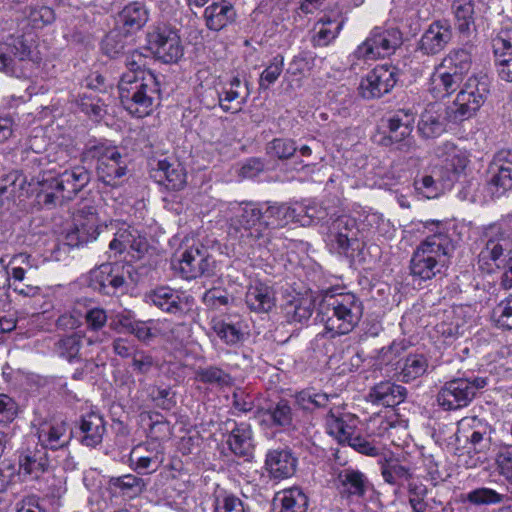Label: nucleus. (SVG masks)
Returning <instances> with one entry per match:
<instances>
[{
    "instance_id": "nucleus-1",
    "label": "nucleus",
    "mask_w": 512,
    "mask_h": 512,
    "mask_svg": "<svg viewBox=\"0 0 512 512\" xmlns=\"http://www.w3.org/2000/svg\"><path fill=\"white\" fill-rule=\"evenodd\" d=\"M490 92L486 75L471 76L458 92L453 103L443 108L429 103L420 115L417 130L425 139H434L446 131L448 122L460 124L473 117L484 104Z\"/></svg>"
},
{
    "instance_id": "nucleus-2",
    "label": "nucleus",
    "mask_w": 512,
    "mask_h": 512,
    "mask_svg": "<svg viewBox=\"0 0 512 512\" xmlns=\"http://www.w3.org/2000/svg\"><path fill=\"white\" fill-rule=\"evenodd\" d=\"M428 235L419 242L409 261L410 275L428 281L443 274L451 263L458 241L455 227L442 221H426Z\"/></svg>"
},
{
    "instance_id": "nucleus-3",
    "label": "nucleus",
    "mask_w": 512,
    "mask_h": 512,
    "mask_svg": "<svg viewBox=\"0 0 512 512\" xmlns=\"http://www.w3.org/2000/svg\"><path fill=\"white\" fill-rule=\"evenodd\" d=\"M480 243L478 269L487 274L503 269L500 285L506 290L512 288V236L500 225L492 224L484 229Z\"/></svg>"
},
{
    "instance_id": "nucleus-4",
    "label": "nucleus",
    "mask_w": 512,
    "mask_h": 512,
    "mask_svg": "<svg viewBox=\"0 0 512 512\" xmlns=\"http://www.w3.org/2000/svg\"><path fill=\"white\" fill-rule=\"evenodd\" d=\"M320 313L326 331L335 337L348 334L357 326L363 315V305L355 294L336 293L331 288L324 292Z\"/></svg>"
},
{
    "instance_id": "nucleus-5",
    "label": "nucleus",
    "mask_w": 512,
    "mask_h": 512,
    "mask_svg": "<svg viewBox=\"0 0 512 512\" xmlns=\"http://www.w3.org/2000/svg\"><path fill=\"white\" fill-rule=\"evenodd\" d=\"M118 91L122 106L137 118L150 115L161 104L160 82L154 73L143 74L140 78L123 74Z\"/></svg>"
},
{
    "instance_id": "nucleus-6",
    "label": "nucleus",
    "mask_w": 512,
    "mask_h": 512,
    "mask_svg": "<svg viewBox=\"0 0 512 512\" xmlns=\"http://www.w3.org/2000/svg\"><path fill=\"white\" fill-rule=\"evenodd\" d=\"M488 384L486 377H460L451 379L440 388L436 396L438 405L446 411L468 406L478 391Z\"/></svg>"
},
{
    "instance_id": "nucleus-7",
    "label": "nucleus",
    "mask_w": 512,
    "mask_h": 512,
    "mask_svg": "<svg viewBox=\"0 0 512 512\" xmlns=\"http://www.w3.org/2000/svg\"><path fill=\"white\" fill-rule=\"evenodd\" d=\"M130 268L129 265L117 262L101 264L88 273V286L103 295H115L127 287Z\"/></svg>"
},
{
    "instance_id": "nucleus-8",
    "label": "nucleus",
    "mask_w": 512,
    "mask_h": 512,
    "mask_svg": "<svg viewBox=\"0 0 512 512\" xmlns=\"http://www.w3.org/2000/svg\"><path fill=\"white\" fill-rule=\"evenodd\" d=\"M359 229L355 218L341 215L336 218L330 228L328 241L331 249L341 256L353 258L355 251L363 248L359 240Z\"/></svg>"
},
{
    "instance_id": "nucleus-9",
    "label": "nucleus",
    "mask_w": 512,
    "mask_h": 512,
    "mask_svg": "<svg viewBox=\"0 0 512 512\" xmlns=\"http://www.w3.org/2000/svg\"><path fill=\"white\" fill-rule=\"evenodd\" d=\"M63 185L58 171L55 169L41 171L29 183V186L32 187V191L35 193L37 203L46 209L62 206L65 202L69 201Z\"/></svg>"
},
{
    "instance_id": "nucleus-10",
    "label": "nucleus",
    "mask_w": 512,
    "mask_h": 512,
    "mask_svg": "<svg viewBox=\"0 0 512 512\" xmlns=\"http://www.w3.org/2000/svg\"><path fill=\"white\" fill-rule=\"evenodd\" d=\"M384 136L379 143L383 146H394L402 152H409L413 146L414 115L409 110H398L386 120Z\"/></svg>"
},
{
    "instance_id": "nucleus-11",
    "label": "nucleus",
    "mask_w": 512,
    "mask_h": 512,
    "mask_svg": "<svg viewBox=\"0 0 512 512\" xmlns=\"http://www.w3.org/2000/svg\"><path fill=\"white\" fill-rule=\"evenodd\" d=\"M333 485L345 499H360L372 489L368 476L354 466L341 465L333 468Z\"/></svg>"
},
{
    "instance_id": "nucleus-12",
    "label": "nucleus",
    "mask_w": 512,
    "mask_h": 512,
    "mask_svg": "<svg viewBox=\"0 0 512 512\" xmlns=\"http://www.w3.org/2000/svg\"><path fill=\"white\" fill-rule=\"evenodd\" d=\"M35 48L34 34H9L0 45V71L16 75L15 61L8 56V53L22 61L31 59Z\"/></svg>"
},
{
    "instance_id": "nucleus-13",
    "label": "nucleus",
    "mask_w": 512,
    "mask_h": 512,
    "mask_svg": "<svg viewBox=\"0 0 512 512\" xmlns=\"http://www.w3.org/2000/svg\"><path fill=\"white\" fill-rule=\"evenodd\" d=\"M178 270L184 279L191 280L198 277H211L215 275L216 261L209 254L208 249L190 247L186 249L178 261Z\"/></svg>"
},
{
    "instance_id": "nucleus-14",
    "label": "nucleus",
    "mask_w": 512,
    "mask_h": 512,
    "mask_svg": "<svg viewBox=\"0 0 512 512\" xmlns=\"http://www.w3.org/2000/svg\"><path fill=\"white\" fill-rule=\"evenodd\" d=\"M399 70L389 64L376 66L359 85V92L365 99L380 98L389 93L398 81Z\"/></svg>"
},
{
    "instance_id": "nucleus-15",
    "label": "nucleus",
    "mask_w": 512,
    "mask_h": 512,
    "mask_svg": "<svg viewBox=\"0 0 512 512\" xmlns=\"http://www.w3.org/2000/svg\"><path fill=\"white\" fill-rule=\"evenodd\" d=\"M146 301L161 311L177 317L186 315L192 308L194 299L168 286H159L146 294Z\"/></svg>"
},
{
    "instance_id": "nucleus-16",
    "label": "nucleus",
    "mask_w": 512,
    "mask_h": 512,
    "mask_svg": "<svg viewBox=\"0 0 512 512\" xmlns=\"http://www.w3.org/2000/svg\"><path fill=\"white\" fill-rule=\"evenodd\" d=\"M99 235V219L93 207H84L74 217L73 227L66 234V243L79 247L93 241Z\"/></svg>"
},
{
    "instance_id": "nucleus-17",
    "label": "nucleus",
    "mask_w": 512,
    "mask_h": 512,
    "mask_svg": "<svg viewBox=\"0 0 512 512\" xmlns=\"http://www.w3.org/2000/svg\"><path fill=\"white\" fill-rule=\"evenodd\" d=\"M489 173L488 186L493 196L500 197L512 190V150L496 152L490 162Z\"/></svg>"
},
{
    "instance_id": "nucleus-18",
    "label": "nucleus",
    "mask_w": 512,
    "mask_h": 512,
    "mask_svg": "<svg viewBox=\"0 0 512 512\" xmlns=\"http://www.w3.org/2000/svg\"><path fill=\"white\" fill-rule=\"evenodd\" d=\"M231 226L241 233V236L258 240L266 230L263 218V207L246 203L240 207V213L232 218Z\"/></svg>"
},
{
    "instance_id": "nucleus-19",
    "label": "nucleus",
    "mask_w": 512,
    "mask_h": 512,
    "mask_svg": "<svg viewBox=\"0 0 512 512\" xmlns=\"http://www.w3.org/2000/svg\"><path fill=\"white\" fill-rule=\"evenodd\" d=\"M104 417L96 411H89L81 415L75 430L71 431L79 442L90 448H94L102 443L106 432Z\"/></svg>"
},
{
    "instance_id": "nucleus-20",
    "label": "nucleus",
    "mask_w": 512,
    "mask_h": 512,
    "mask_svg": "<svg viewBox=\"0 0 512 512\" xmlns=\"http://www.w3.org/2000/svg\"><path fill=\"white\" fill-rule=\"evenodd\" d=\"M48 468L49 459L44 449H27L19 455L17 479L19 482L39 480Z\"/></svg>"
},
{
    "instance_id": "nucleus-21",
    "label": "nucleus",
    "mask_w": 512,
    "mask_h": 512,
    "mask_svg": "<svg viewBox=\"0 0 512 512\" xmlns=\"http://www.w3.org/2000/svg\"><path fill=\"white\" fill-rule=\"evenodd\" d=\"M298 460L288 448L269 450L266 454L265 468L273 479L282 480L293 476Z\"/></svg>"
},
{
    "instance_id": "nucleus-22",
    "label": "nucleus",
    "mask_w": 512,
    "mask_h": 512,
    "mask_svg": "<svg viewBox=\"0 0 512 512\" xmlns=\"http://www.w3.org/2000/svg\"><path fill=\"white\" fill-rule=\"evenodd\" d=\"M225 425L231 426L226 443L231 452L240 458L248 461L253 457L254 446L252 443V430L247 423H236L228 420Z\"/></svg>"
},
{
    "instance_id": "nucleus-23",
    "label": "nucleus",
    "mask_w": 512,
    "mask_h": 512,
    "mask_svg": "<svg viewBox=\"0 0 512 512\" xmlns=\"http://www.w3.org/2000/svg\"><path fill=\"white\" fill-rule=\"evenodd\" d=\"M151 177L172 191H179L186 184V173L181 164L167 159L156 162V167L151 169Z\"/></svg>"
},
{
    "instance_id": "nucleus-24",
    "label": "nucleus",
    "mask_w": 512,
    "mask_h": 512,
    "mask_svg": "<svg viewBox=\"0 0 512 512\" xmlns=\"http://www.w3.org/2000/svg\"><path fill=\"white\" fill-rule=\"evenodd\" d=\"M150 49L163 63H175L183 55L178 34H148Z\"/></svg>"
},
{
    "instance_id": "nucleus-25",
    "label": "nucleus",
    "mask_w": 512,
    "mask_h": 512,
    "mask_svg": "<svg viewBox=\"0 0 512 512\" xmlns=\"http://www.w3.org/2000/svg\"><path fill=\"white\" fill-rule=\"evenodd\" d=\"M383 480L397 489L405 483L412 482L413 470L411 467L402 464L398 457L390 454L378 460Z\"/></svg>"
},
{
    "instance_id": "nucleus-26",
    "label": "nucleus",
    "mask_w": 512,
    "mask_h": 512,
    "mask_svg": "<svg viewBox=\"0 0 512 512\" xmlns=\"http://www.w3.org/2000/svg\"><path fill=\"white\" fill-rule=\"evenodd\" d=\"M442 156L444 157L442 168L448 172L446 179H442V186H452L460 174L464 172L469 162L465 151L459 149L452 142H445L441 146Z\"/></svg>"
},
{
    "instance_id": "nucleus-27",
    "label": "nucleus",
    "mask_w": 512,
    "mask_h": 512,
    "mask_svg": "<svg viewBox=\"0 0 512 512\" xmlns=\"http://www.w3.org/2000/svg\"><path fill=\"white\" fill-rule=\"evenodd\" d=\"M262 207L266 229L283 227L290 222H300V217L304 210L301 205L292 207L284 203L265 204Z\"/></svg>"
},
{
    "instance_id": "nucleus-28",
    "label": "nucleus",
    "mask_w": 512,
    "mask_h": 512,
    "mask_svg": "<svg viewBox=\"0 0 512 512\" xmlns=\"http://www.w3.org/2000/svg\"><path fill=\"white\" fill-rule=\"evenodd\" d=\"M83 338L82 332L59 335L53 343L52 353L70 364L80 363L84 360L81 353Z\"/></svg>"
},
{
    "instance_id": "nucleus-29",
    "label": "nucleus",
    "mask_w": 512,
    "mask_h": 512,
    "mask_svg": "<svg viewBox=\"0 0 512 512\" xmlns=\"http://www.w3.org/2000/svg\"><path fill=\"white\" fill-rule=\"evenodd\" d=\"M127 172L126 160L120 152L110 154L109 158H106L105 161L96 166L98 179L105 185L112 187L118 186Z\"/></svg>"
},
{
    "instance_id": "nucleus-30",
    "label": "nucleus",
    "mask_w": 512,
    "mask_h": 512,
    "mask_svg": "<svg viewBox=\"0 0 512 512\" xmlns=\"http://www.w3.org/2000/svg\"><path fill=\"white\" fill-rule=\"evenodd\" d=\"M29 187L26 177L17 170L3 175L0 178V206L27 195Z\"/></svg>"
},
{
    "instance_id": "nucleus-31",
    "label": "nucleus",
    "mask_w": 512,
    "mask_h": 512,
    "mask_svg": "<svg viewBox=\"0 0 512 512\" xmlns=\"http://www.w3.org/2000/svg\"><path fill=\"white\" fill-rule=\"evenodd\" d=\"M407 396V389L401 385L384 381L371 388L368 398L374 404L394 407L402 403Z\"/></svg>"
},
{
    "instance_id": "nucleus-32",
    "label": "nucleus",
    "mask_w": 512,
    "mask_h": 512,
    "mask_svg": "<svg viewBox=\"0 0 512 512\" xmlns=\"http://www.w3.org/2000/svg\"><path fill=\"white\" fill-rule=\"evenodd\" d=\"M308 502L301 488L292 487L276 495L271 512H307Z\"/></svg>"
},
{
    "instance_id": "nucleus-33",
    "label": "nucleus",
    "mask_w": 512,
    "mask_h": 512,
    "mask_svg": "<svg viewBox=\"0 0 512 512\" xmlns=\"http://www.w3.org/2000/svg\"><path fill=\"white\" fill-rule=\"evenodd\" d=\"M68 425L65 421L45 423L38 429V439L43 448L57 450L68 445L71 435H67Z\"/></svg>"
},
{
    "instance_id": "nucleus-34",
    "label": "nucleus",
    "mask_w": 512,
    "mask_h": 512,
    "mask_svg": "<svg viewBox=\"0 0 512 512\" xmlns=\"http://www.w3.org/2000/svg\"><path fill=\"white\" fill-rule=\"evenodd\" d=\"M247 325L243 321H226L224 319H212L211 330L228 346H237L246 339Z\"/></svg>"
},
{
    "instance_id": "nucleus-35",
    "label": "nucleus",
    "mask_w": 512,
    "mask_h": 512,
    "mask_svg": "<svg viewBox=\"0 0 512 512\" xmlns=\"http://www.w3.org/2000/svg\"><path fill=\"white\" fill-rule=\"evenodd\" d=\"M148 21V12L144 5L134 2L126 7L117 15L116 24L118 28L125 32L140 30Z\"/></svg>"
},
{
    "instance_id": "nucleus-36",
    "label": "nucleus",
    "mask_w": 512,
    "mask_h": 512,
    "mask_svg": "<svg viewBox=\"0 0 512 512\" xmlns=\"http://www.w3.org/2000/svg\"><path fill=\"white\" fill-rule=\"evenodd\" d=\"M234 16L233 6L226 0L215 1L205 9L207 27L216 32L224 29L228 23L232 22Z\"/></svg>"
},
{
    "instance_id": "nucleus-37",
    "label": "nucleus",
    "mask_w": 512,
    "mask_h": 512,
    "mask_svg": "<svg viewBox=\"0 0 512 512\" xmlns=\"http://www.w3.org/2000/svg\"><path fill=\"white\" fill-rule=\"evenodd\" d=\"M245 302L250 310L258 313L269 312L275 305L272 289L262 283L248 288Z\"/></svg>"
},
{
    "instance_id": "nucleus-38",
    "label": "nucleus",
    "mask_w": 512,
    "mask_h": 512,
    "mask_svg": "<svg viewBox=\"0 0 512 512\" xmlns=\"http://www.w3.org/2000/svg\"><path fill=\"white\" fill-rule=\"evenodd\" d=\"M461 83L460 78L437 67L430 78L429 92L435 99L444 98L455 92Z\"/></svg>"
},
{
    "instance_id": "nucleus-39",
    "label": "nucleus",
    "mask_w": 512,
    "mask_h": 512,
    "mask_svg": "<svg viewBox=\"0 0 512 512\" xmlns=\"http://www.w3.org/2000/svg\"><path fill=\"white\" fill-rule=\"evenodd\" d=\"M58 174L69 200H72L90 182V172L84 166H75L63 172L58 171Z\"/></svg>"
},
{
    "instance_id": "nucleus-40",
    "label": "nucleus",
    "mask_w": 512,
    "mask_h": 512,
    "mask_svg": "<svg viewBox=\"0 0 512 512\" xmlns=\"http://www.w3.org/2000/svg\"><path fill=\"white\" fill-rule=\"evenodd\" d=\"M109 488L114 493H121L123 496L134 498L146 490V481L133 474H126L118 477H111L108 481Z\"/></svg>"
},
{
    "instance_id": "nucleus-41",
    "label": "nucleus",
    "mask_w": 512,
    "mask_h": 512,
    "mask_svg": "<svg viewBox=\"0 0 512 512\" xmlns=\"http://www.w3.org/2000/svg\"><path fill=\"white\" fill-rule=\"evenodd\" d=\"M429 362L425 355L409 354L403 359L398 373V380L404 383L412 382L422 377L428 370Z\"/></svg>"
},
{
    "instance_id": "nucleus-42",
    "label": "nucleus",
    "mask_w": 512,
    "mask_h": 512,
    "mask_svg": "<svg viewBox=\"0 0 512 512\" xmlns=\"http://www.w3.org/2000/svg\"><path fill=\"white\" fill-rule=\"evenodd\" d=\"M439 68L463 81L471 68V56L466 50H457L445 57Z\"/></svg>"
},
{
    "instance_id": "nucleus-43",
    "label": "nucleus",
    "mask_w": 512,
    "mask_h": 512,
    "mask_svg": "<svg viewBox=\"0 0 512 512\" xmlns=\"http://www.w3.org/2000/svg\"><path fill=\"white\" fill-rule=\"evenodd\" d=\"M471 432L466 435V440L471 449L476 453H483L491 444V427L477 418L472 419Z\"/></svg>"
},
{
    "instance_id": "nucleus-44",
    "label": "nucleus",
    "mask_w": 512,
    "mask_h": 512,
    "mask_svg": "<svg viewBox=\"0 0 512 512\" xmlns=\"http://www.w3.org/2000/svg\"><path fill=\"white\" fill-rule=\"evenodd\" d=\"M333 398H337V395L306 389L295 395V402L302 410L313 412L317 409L327 408Z\"/></svg>"
},
{
    "instance_id": "nucleus-45",
    "label": "nucleus",
    "mask_w": 512,
    "mask_h": 512,
    "mask_svg": "<svg viewBox=\"0 0 512 512\" xmlns=\"http://www.w3.org/2000/svg\"><path fill=\"white\" fill-rule=\"evenodd\" d=\"M474 6V0H453L452 9L459 32H469L476 29L474 23Z\"/></svg>"
},
{
    "instance_id": "nucleus-46",
    "label": "nucleus",
    "mask_w": 512,
    "mask_h": 512,
    "mask_svg": "<svg viewBox=\"0 0 512 512\" xmlns=\"http://www.w3.org/2000/svg\"><path fill=\"white\" fill-rule=\"evenodd\" d=\"M284 316L289 323L307 321L313 312V303L307 298H293L283 306Z\"/></svg>"
},
{
    "instance_id": "nucleus-47",
    "label": "nucleus",
    "mask_w": 512,
    "mask_h": 512,
    "mask_svg": "<svg viewBox=\"0 0 512 512\" xmlns=\"http://www.w3.org/2000/svg\"><path fill=\"white\" fill-rule=\"evenodd\" d=\"M266 415L269 416L273 426L290 428L293 425L294 411L287 399L272 403L266 410Z\"/></svg>"
},
{
    "instance_id": "nucleus-48",
    "label": "nucleus",
    "mask_w": 512,
    "mask_h": 512,
    "mask_svg": "<svg viewBox=\"0 0 512 512\" xmlns=\"http://www.w3.org/2000/svg\"><path fill=\"white\" fill-rule=\"evenodd\" d=\"M195 379L203 384L217 387H224L232 384L231 375L222 368L214 365L198 367L195 371Z\"/></svg>"
},
{
    "instance_id": "nucleus-49",
    "label": "nucleus",
    "mask_w": 512,
    "mask_h": 512,
    "mask_svg": "<svg viewBox=\"0 0 512 512\" xmlns=\"http://www.w3.org/2000/svg\"><path fill=\"white\" fill-rule=\"evenodd\" d=\"M143 450H146V447L139 445L131 451L129 458L130 466L138 474H149L155 472L161 462L158 455L154 454L151 457H145Z\"/></svg>"
},
{
    "instance_id": "nucleus-50",
    "label": "nucleus",
    "mask_w": 512,
    "mask_h": 512,
    "mask_svg": "<svg viewBox=\"0 0 512 512\" xmlns=\"http://www.w3.org/2000/svg\"><path fill=\"white\" fill-rule=\"evenodd\" d=\"M315 55L302 51L290 61L286 73L297 80L306 77L315 66Z\"/></svg>"
},
{
    "instance_id": "nucleus-51",
    "label": "nucleus",
    "mask_w": 512,
    "mask_h": 512,
    "mask_svg": "<svg viewBox=\"0 0 512 512\" xmlns=\"http://www.w3.org/2000/svg\"><path fill=\"white\" fill-rule=\"evenodd\" d=\"M506 495L498 493L496 490L488 487H479L469 491L465 495V501L481 506V505H494L504 501Z\"/></svg>"
},
{
    "instance_id": "nucleus-52",
    "label": "nucleus",
    "mask_w": 512,
    "mask_h": 512,
    "mask_svg": "<svg viewBox=\"0 0 512 512\" xmlns=\"http://www.w3.org/2000/svg\"><path fill=\"white\" fill-rule=\"evenodd\" d=\"M491 320L500 329L512 330V294H509L492 309Z\"/></svg>"
},
{
    "instance_id": "nucleus-53",
    "label": "nucleus",
    "mask_w": 512,
    "mask_h": 512,
    "mask_svg": "<svg viewBox=\"0 0 512 512\" xmlns=\"http://www.w3.org/2000/svg\"><path fill=\"white\" fill-rule=\"evenodd\" d=\"M298 150L293 139L275 138L266 146V152L269 156L279 160H288L293 157Z\"/></svg>"
},
{
    "instance_id": "nucleus-54",
    "label": "nucleus",
    "mask_w": 512,
    "mask_h": 512,
    "mask_svg": "<svg viewBox=\"0 0 512 512\" xmlns=\"http://www.w3.org/2000/svg\"><path fill=\"white\" fill-rule=\"evenodd\" d=\"M248 96L249 90L247 85L245 91L225 89L223 95L219 94V105L225 112L237 113L241 110Z\"/></svg>"
},
{
    "instance_id": "nucleus-55",
    "label": "nucleus",
    "mask_w": 512,
    "mask_h": 512,
    "mask_svg": "<svg viewBox=\"0 0 512 512\" xmlns=\"http://www.w3.org/2000/svg\"><path fill=\"white\" fill-rule=\"evenodd\" d=\"M451 34H422L418 41V50L426 55L440 52L450 41Z\"/></svg>"
},
{
    "instance_id": "nucleus-56",
    "label": "nucleus",
    "mask_w": 512,
    "mask_h": 512,
    "mask_svg": "<svg viewBox=\"0 0 512 512\" xmlns=\"http://www.w3.org/2000/svg\"><path fill=\"white\" fill-rule=\"evenodd\" d=\"M119 152L116 146L108 144L103 141H90L83 152V156L86 159L97 160V164H101L106 158L110 157V154Z\"/></svg>"
},
{
    "instance_id": "nucleus-57",
    "label": "nucleus",
    "mask_w": 512,
    "mask_h": 512,
    "mask_svg": "<svg viewBox=\"0 0 512 512\" xmlns=\"http://www.w3.org/2000/svg\"><path fill=\"white\" fill-rule=\"evenodd\" d=\"M326 423L330 434L334 435L340 444H345L353 434L352 428L343 418L336 416L332 409L328 411Z\"/></svg>"
},
{
    "instance_id": "nucleus-58",
    "label": "nucleus",
    "mask_w": 512,
    "mask_h": 512,
    "mask_svg": "<svg viewBox=\"0 0 512 512\" xmlns=\"http://www.w3.org/2000/svg\"><path fill=\"white\" fill-rule=\"evenodd\" d=\"M78 106L82 112L95 119H101L106 114L105 103L93 94H83L78 100Z\"/></svg>"
},
{
    "instance_id": "nucleus-59",
    "label": "nucleus",
    "mask_w": 512,
    "mask_h": 512,
    "mask_svg": "<svg viewBox=\"0 0 512 512\" xmlns=\"http://www.w3.org/2000/svg\"><path fill=\"white\" fill-rule=\"evenodd\" d=\"M383 42V34H373L371 37L367 38L365 42L358 46L355 51V55L357 58H362L365 60H373L379 58V48H381V44Z\"/></svg>"
},
{
    "instance_id": "nucleus-60",
    "label": "nucleus",
    "mask_w": 512,
    "mask_h": 512,
    "mask_svg": "<svg viewBox=\"0 0 512 512\" xmlns=\"http://www.w3.org/2000/svg\"><path fill=\"white\" fill-rule=\"evenodd\" d=\"M284 64V58L281 55H277L273 58L272 62L266 67L261 73L259 79L260 89H268L270 85L275 83L282 73Z\"/></svg>"
},
{
    "instance_id": "nucleus-61",
    "label": "nucleus",
    "mask_w": 512,
    "mask_h": 512,
    "mask_svg": "<svg viewBox=\"0 0 512 512\" xmlns=\"http://www.w3.org/2000/svg\"><path fill=\"white\" fill-rule=\"evenodd\" d=\"M157 365L156 359L143 349H138L131 358V367L136 375H147Z\"/></svg>"
},
{
    "instance_id": "nucleus-62",
    "label": "nucleus",
    "mask_w": 512,
    "mask_h": 512,
    "mask_svg": "<svg viewBox=\"0 0 512 512\" xmlns=\"http://www.w3.org/2000/svg\"><path fill=\"white\" fill-rule=\"evenodd\" d=\"M442 185L443 183L440 184L430 175H425L420 179H415L414 181L416 191L427 199H434L438 197L442 189L446 187Z\"/></svg>"
},
{
    "instance_id": "nucleus-63",
    "label": "nucleus",
    "mask_w": 512,
    "mask_h": 512,
    "mask_svg": "<svg viewBox=\"0 0 512 512\" xmlns=\"http://www.w3.org/2000/svg\"><path fill=\"white\" fill-rule=\"evenodd\" d=\"M215 512H244V507L240 498L224 491L215 498Z\"/></svg>"
},
{
    "instance_id": "nucleus-64",
    "label": "nucleus",
    "mask_w": 512,
    "mask_h": 512,
    "mask_svg": "<svg viewBox=\"0 0 512 512\" xmlns=\"http://www.w3.org/2000/svg\"><path fill=\"white\" fill-rule=\"evenodd\" d=\"M408 493L409 504L411 505L412 510L414 512H425L427 508V503L424 501V498L427 495L426 486L414 481L409 482Z\"/></svg>"
}]
</instances>
